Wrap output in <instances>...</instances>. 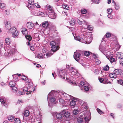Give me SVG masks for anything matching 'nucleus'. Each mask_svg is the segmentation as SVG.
Returning a JSON list of instances; mask_svg holds the SVG:
<instances>
[{
  "mask_svg": "<svg viewBox=\"0 0 123 123\" xmlns=\"http://www.w3.org/2000/svg\"><path fill=\"white\" fill-rule=\"evenodd\" d=\"M67 95L64 93L62 91H55L52 90L50 92L48 96V105L50 106H51L53 104L56 103L55 98L59 99V102L61 99H63V96H66Z\"/></svg>",
  "mask_w": 123,
  "mask_h": 123,
  "instance_id": "f257e3e1",
  "label": "nucleus"
},
{
  "mask_svg": "<svg viewBox=\"0 0 123 123\" xmlns=\"http://www.w3.org/2000/svg\"><path fill=\"white\" fill-rule=\"evenodd\" d=\"M64 93L67 95L66 96H63V99H61L60 100V103L63 104L65 103V104H68L70 100V105L72 106H77L76 103L77 102V100L74 98V97L70 95L67 94L64 92Z\"/></svg>",
  "mask_w": 123,
  "mask_h": 123,
  "instance_id": "f03ea898",
  "label": "nucleus"
},
{
  "mask_svg": "<svg viewBox=\"0 0 123 123\" xmlns=\"http://www.w3.org/2000/svg\"><path fill=\"white\" fill-rule=\"evenodd\" d=\"M55 116H56L57 119L55 120V121L57 122L58 120V121L59 122H64L65 121L64 118H65V117L63 115L59 113H56L55 114Z\"/></svg>",
  "mask_w": 123,
  "mask_h": 123,
  "instance_id": "7ed1b4c3",
  "label": "nucleus"
},
{
  "mask_svg": "<svg viewBox=\"0 0 123 123\" xmlns=\"http://www.w3.org/2000/svg\"><path fill=\"white\" fill-rule=\"evenodd\" d=\"M91 114L89 111H88L85 113H84L83 115H82L84 117V119L86 122L88 123V122L90 120L91 118L90 116Z\"/></svg>",
  "mask_w": 123,
  "mask_h": 123,
  "instance_id": "20e7f679",
  "label": "nucleus"
},
{
  "mask_svg": "<svg viewBox=\"0 0 123 123\" xmlns=\"http://www.w3.org/2000/svg\"><path fill=\"white\" fill-rule=\"evenodd\" d=\"M69 73L73 75H76L77 77L80 75V74L78 73L77 69L73 67H71L69 69Z\"/></svg>",
  "mask_w": 123,
  "mask_h": 123,
  "instance_id": "39448f33",
  "label": "nucleus"
},
{
  "mask_svg": "<svg viewBox=\"0 0 123 123\" xmlns=\"http://www.w3.org/2000/svg\"><path fill=\"white\" fill-rule=\"evenodd\" d=\"M66 71L65 70L62 69L60 70L59 71V76L63 79H65L66 78L67 79V75H66Z\"/></svg>",
  "mask_w": 123,
  "mask_h": 123,
  "instance_id": "423d86ee",
  "label": "nucleus"
},
{
  "mask_svg": "<svg viewBox=\"0 0 123 123\" xmlns=\"http://www.w3.org/2000/svg\"><path fill=\"white\" fill-rule=\"evenodd\" d=\"M119 74L120 72L118 70L116 69L113 71L112 73L110 74L109 76L111 78H116L117 76Z\"/></svg>",
  "mask_w": 123,
  "mask_h": 123,
  "instance_id": "0eeeda50",
  "label": "nucleus"
},
{
  "mask_svg": "<svg viewBox=\"0 0 123 123\" xmlns=\"http://www.w3.org/2000/svg\"><path fill=\"white\" fill-rule=\"evenodd\" d=\"M34 0H28L29 4L27 5V6L30 10L34 8Z\"/></svg>",
  "mask_w": 123,
  "mask_h": 123,
  "instance_id": "6e6552de",
  "label": "nucleus"
},
{
  "mask_svg": "<svg viewBox=\"0 0 123 123\" xmlns=\"http://www.w3.org/2000/svg\"><path fill=\"white\" fill-rule=\"evenodd\" d=\"M88 37H87L86 39V40L85 41V42L86 43V44H89L91 43L92 40V34H89Z\"/></svg>",
  "mask_w": 123,
  "mask_h": 123,
  "instance_id": "1a4fd4ad",
  "label": "nucleus"
},
{
  "mask_svg": "<svg viewBox=\"0 0 123 123\" xmlns=\"http://www.w3.org/2000/svg\"><path fill=\"white\" fill-rule=\"evenodd\" d=\"M74 57L75 60L78 62L80 59V55L78 52H75L74 53Z\"/></svg>",
  "mask_w": 123,
  "mask_h": 123,
  "instance_id": "9d476101",
  "label": "nucleus"
},
{
  "mask_svg": "<svg viewBox=\"0 0 123 123\" xmlns=\"http://www.w3.org/2000/svg\"><path fill=\"white\" fill-rule=\"evenodd\" d=\"M4 23L6 28L8 29H9L11 26V24L10 21H6L4 22Z\"/></svg>",
  "mask_w": 123,
  "mask_h": 123,
  "instance_id": "9b49d317",
  "label": "nucleus"
},
{
  "mask_svg": "<svg viewBox=\"0 0 123 123\" xmlns=\"http://www.w3.org/2000/svg\"><path fill=\"white\" fill-rule=\"evenodd\" d=\"M5 98L4 97H2L0 99V101L3 106L6 107L7 106Z\"/></svg>",
  "mask_w": 123,
  "mask_h": 123,
  "instance_id": "f8f14e48",
  "label": "nucleus"
},
{
  "mask_svg": "<svg viewBox=\"0 0 123 123\" xmlns=\"http://www.w3.org/2000/svg\"><path fill=\"white\" fill-rule=\"evenodd\" d=\"M112 11L111 8H109L107 9V12L108 14L107 16L110 19H112L113 18L111 12Z\"/></svg>",
  "mask_w": 123,
  "mask_h": 123,
  "instance_id": "ddd939ff",
  "label": "nucleus"
},
{
  "mask_svg": "<svg viewBox=\"0 0 123 123\" xmlns=\"http://www.w3.org/2000/svg\"><path fill=\"white\" fill-rule=\"evenodd\" d=\"M46 8H47V10L49 12H52L53 11V8L49 5H47L46 6Z\"/></svg>",
  "mask_w": 123,
  "mask_h": 123,
  "instance_id": "4468645a",
  "label": "nucleus"
},
{
  "mask_svg": "<svg viewBox=\"0 0 123 123\" xmlns=\"http://www.w3.org/2000/svg\"><path fill=\"white\" fill-rule=\"evenodd\" d=\"M84 25H86V27H85V28H87L88 29L90 30V31H91L93 29V28L92 25H88V23L86 22L85 21L84 22Z\"/></svg>",
  "mask_w": 123,
  "mask_h": 123,
  "instance_id": "2eb2a0df",
  "label": "nucleus"
},
{
  "mask_svg": "<svg viewBox=\"0 0 123 123\" xmlns=\"http://www.w3.org/2000/svg\"><path fill=\"white\" fill-rule=\"evenodd\" d=\"M74 107L75 109L73 111V113L74 115H76L79 112V109L78 107L77 106H74Z\"/></svg>",
  "mask_w": 123,
  "mask_h": 123,
  "instance_id": "dca6fc26",
  "label": "nucleus"
},
{
  "mask_svg": "<svg viewBox=\"0 0 123 123\" xmlns=\"http://www.w3.org/2000/svg\"><path fill=\"white\" fill-rule=\"evenodd\" d=\"M80 39H81V42L83 43H85V41L86 40V39L87 38V36H85V35H83H83H80Z\"/></svg>",
  "mask_w": 123,
  "mask_h": 123,
  "instance_id": "f3484780",
  "label": "nucleus"
},
{
  "mask_svg": "<svg viewBox=\"0 0 123 123\" xmlns=\"http://www.w3.org/2000/svg\"><path fill=\"white\" fill-rule=\"evenodd\" d=\"M50 14L49 15V17L52 19H55L56 17V14L53 11L51 12Z\"/></svg>",
  "mask_w": 123,
  "mask_h": 123,
  "instance_id": "a211bd4d",
  "label": "nucleus"
},
{
  "mask_svg": "<svg viewBox=\"0 0 123 123\" xmlns=\"http://www.w3.org/2000/svg\"><path fill=\"white\" fill-rule=\"evenodd\" d=\"M72 34L74 37L75 40L81 42L80 37L79 36H76L75 34L74 33V32L72 31Z\"/></svg>",
  "mask_w": 123,
  "mask_h": 123,
  "instance_id": "6ab92c4d",
  "label": "nucleus"
},
{
  "mask_svg": "<svg viewBox=\"0 0 123 123\" xmlns=\"http://www.w3.org/2000/svg\"><path fill=\"white\" fill-rule=\"evenodd\" d=\"M16 51V50L14 48L11 49V50H9V49L8 50H7V52L8 53V55H11V54H13L15 53Z\"/></svg>",
  "mask_w": 123,
  "mask_h": 123,
  "instance_id": "aec40b11",
  "label": "nucleus"
},
{
  "mask_svg": "<svg viewBox=\"0 0 123 123\" xmlns=\"http://www.w3.org/2000/svg\"><path fill=\"white\" fill-rule=\"evenodd\" d=\"M116 56L117 58L121 59L123 57V53L121 52H118L116 54Z\"/></svg>",
  "mask_w": 123,
  "mask_h": 123,
  "instance_id": "412c9836",
  "label": "nucleus"
},
{
  "mask_svg": "<svg viewBox=\"0 0 123 123\" xmlns=\"http://www.w3.org/2000/svg\"><path fill=\"white\" fill-rule=\"evenodd\" d=\"M17 30L16 28L14 27H12L9 29V33L10 34H12L14 33Z\"/></svg>",
  "mask_w": 123,
  "mask_h": 123,
  "instance_id": "4be33fe9",
  "label": "nucleus"
},
{
  "mask_svg": "<svg viewBox=\"0 0 123 123\" xmlns=\"http://www.w3.org/2000/svg\"><path fill=\"white\" fill-rule=\"evenodd\" d=\"M27 25L28 28L32 29L34 26V24L32 23L28 22L27 24Z\"/></svg>",
  "mask_w": 123,
  "mask_h": 123,
  "instance_id": "5701e85b",
  "label": "nucleus"
},
{
  "mask_svg": "<svg viewBox=\"0 0 123 123\" xmlns=\"http://www.w3.org/2000/svg\"><path fill=\"white\" fill-rule=\"evenodd\" d=\"M69 22L71 26H73L75 25L76 21L74 19L72 18L70 20Z\"/></svg>",
  "mask_w": 123,
  "mask_h": 123,
  "instance_id": "b1692460",
  "label": "nucleus"
},
{
  "mask_svg": "<svg viewBox=\"0 0 123 123\" xmlns=\"http://www.w3.org/2000/svg\"><path fill=\"white\" fill-rule=\"evenodd\" d=\"M81 107L83 109H84L85 110H86L88 108L87 105V103L85 102L83 103L82 104Z\"/></svg>",
  "mask_w": 123,
  "mask_h": 123,
  "instance_id": "393cba45",
  "label": "nucleus"
},
{
  "mask_svg": "<svg viewBox=\"0 0 123 123\" xmlns=\"http://www.w3.org/2000/svg\"><path fill=\"white\" fill-rule=\"evenodd\" d=\"M51 50H52L53 52H55L58 50L59 48V46H55L51 47Z\"/></svg>",
  "mask_w": 123,
  "mask_h": 123,
  "instance_id": "a878e982",
  "label": "nucleus"
},
{
  "mask_svg": "<svg viewBox=\"0 0 123 123\" xmlns=\"http://www.w3.org/2000/svg\"><path fill=\"white\" fill-rule=\"evenodd\" d=\"M64 115L65 116V118H64L65 120V119H66V118H68L69 117H70V112L68 111H67L65 112L64 113Z\"/></svg>",
  "mask_w": 123,
  "mask_h": 123,
  "instance_id": "bb28decb",
  "label": "nucleus"
},
{
  "mask_svg": "<svg viewBox=\"0 0 123 123\" xmlns=\"http://www.w3.org/2000/svg\"><path fill=\"white\" fill-rule=\"evenodd\" d=\"M77 23L79 25H81L83 22L82 19L80 18H78L77 19Z\"/></svg>",
  "mask_w": 123,
  "mask_h": 123,
  "instance_id": "cd10ccee",
  "label": "nucleus"
},
{
  "mask_svg": "<svg viewBox=\"0 0 123 123\" xmlns=\"http://www.w3.org/2000/svg\"><path fill=\"white\" fill-rule=\"evenodd\" d=\"M22 32L24 35H26L28 33V31L26 28H23L22 29Z\"/></svg>",
  "mask_w": 123,
  "mask_h": 123,
  "instance_id": "c85d7f7f",
  "label": "nucleus"
},
{
  "mask_svg": "<svg viewBox=\"0 0 123 123\" xmlns=\"http://www.w3.org/2000/svg\"><path fill=\"white\" fill-rule=\"evenodd\" d=\"M107 58L109 60L111 63H112L115 61V58L112 57H110L109 56H106Z\"/></svg>",
  "mask_w": 123,
  "mask_h": 123,
  "instance_id": "c756f323",
  "label": "nucleus"
},
{
  "mask_svg": "<svg viewBox=\"0 0 123 123\" xmlns=\"http://www.w3.org/2000/svg\"><path fill=\"white\" fill-rule=\"evenodd\" d=\"M15 85V83L13 81H10L9 84V86L10 87H12L14 86Z\"/></svg>",
  "mask_w": 123,
  "mask_h": 123,
  "instance_id": "7c9ffc66",
  "label": "nucleus"
},
{
  "mask_svg": "<svg viewBox=\"0 0 123 123\" xmlns=\"http://www.w3.org/2000/svg\"><path fill=\"white\" fill-rule=\"evenodd\" d=\"M77 121L78 123H87V122H86L85 121H83V118H78Z\"/></svg>",
  "mask_w": 123,
  "mask_h": 123,
  "instance_id": "2f4dec72",
  "label": "nucleus"
},
{
  "mask_svg": "<svg viewBox=\"0 0 123 123\" xmlns=\"http://www.w3.org/2000/svg\"><path fill=\"white\" fill-rule=\"evenodd\" d=\"M19 34L18 31L17 30L14 32L12 34V36L13 37H16Z\"/></svg>",
  "mask_w": 123,
  "mask_h": 123,
  "instance_id": "473e14b6",
  "label": "nucleus"
},
{
  "mask_svg": "<svg viewBox=\"0 0 123 123\" xmlns=\"http://www.w3.org/2000/svg\"><path fill=\"white\" fill-rule=\"evenodd\" d=\"M49 25L48 22L47 21H44L43 22L42 24V25L43 27H48Z\"/></svg>",
  "mask_w": 123,
  "mask_h": 123,
  "instance_id": "72a5a7b5",
  "label": "nucleus"
},
{
  "mask_svg": "<svg viewBox=\"0 0 123 123\" xmlns=\"http://www.w3.org/2000/svg\"><path fill=\"white\" fill-rule=\"evenodd\" d=\"M44 55H44L42 53L39 54L37 55V57L39 59H42L43 58V56Z\"/></svg>",
  "mask_w": 123,
  "mask_h": 123,
  "instance_id": "f704fd0d",
  "label": "nucleus"
},
{
  "mask_svg": "<svg viewBox=\"0 0 123 123\" xmlns=\"http://www.w3.org/2000/svg\"><path fill=\"white\" fill-rule=\"evenodd\" d=\"M24 115L25 117H28L29 115V111L28 110H25L24 111Z\"/></svg>",
  "mask_w": 123,
  "mask_h": 123,
  "instance_id": "c9c22d12",
  "label": "nucleus"
},
{
  "mask_svg": "<svg viewBox=\"0 0 123 123\" xmlns=\"http://www.w3.org/2000/svg\"><path fill=\"white\" fill-rule=\"evenodd\" d=\"M120 46H121L119 45L118 43H117L115 44L114 48H115L116 50H118L120 49Z\"/></svg>",
  "mask_w": 123,
  "mask_h": 123,
  "instance_id": "e433bc0d",
  "label": "nucleus"
},
{
  "mask_svg": "<svg viewBox=\"0 0 123 123\" xmlns=\"http://www.w3.org/2000/svg\"><path fill=\"white\" fill-rule=\"evenodd\" d=\"M6 8V5L3 3H1L0 5V8L2 9H4Z\"/></svg>",
  "mask_w": 123,
  "mask_h": 123,
  "instance_id": "4c0bfd02",
  "label": "nucleus"
},
{
  "mask_svg": "<svg viewBox=\"0 0 123 123\" xmlns=\"http://www.w3.org/2000/svg\"><path fill=\"white\" fill-rule=\"evenodd\" d=\"M25 37L26 39L28 40L29 41H30L32 39L31 36L30 35H25Z\"/></svg>",
  "mask_w": 123,
  "mask_h": 123,
  "instance_id": "58836bf2",
  "label": "nucleus"
},
{
  "mask_svg": "<svg viewBox=\"0 0 123 123\" xmlns=\"http://www.w3.org/2000/svg\"><path fill=\"white\" fill-rule=\"evenodd\" d=\"M8 119L10 121L12 122L14 120V118L12 116H9L8 118Z\"/></svg>",
  "mask_w": 123,
  "mask_h": 123,
  "instance_id": "ea45409f",
  "label": "nucleus"
},
{
  "mask_svg": "<svg viewBox=\"0 0 123 123\" xmlns=\"http://www.w3.org/2000/svg\"><path fill=\"white\" fill-rule=\"evenodd\" d=\"M5 41V43L8 45L10 43V40L9 38L7 37L6 38Z\"/></svg>",
  "mask_w": 123,
  "mask_h": 123,
  "instance_id": "a19ab883",
  "label": "nucleus"
},
{
  "mask_svg": "<svg viewBox=\"0 0 123 123\" xmlns=\"http://www.w3.org/2000/svg\"><path fill=\"white\" fill-rule=\"evenodd\" d=\"M21 121L18 118H16L14 120V123H21Z\"/></svg>",
  "mask_w": 123,
  "mask_h": 123,
  "instance_id": "79ce46f5",
  "label": "nucleus"
},
{
  "mask_svg": "<svg viewBox=\"0 0 123 123\" xmlns=\"http://www.w3.org/2000/svg\"><path fill=\"white\" fill-rule=\"evenodd\" d=\"M37 16H44V14L43 12L39 11L38 12Z\"/></svg>",
  "mask_w": 123,
  "mask_h": 123,
  "instance_id": "37998d69",
  "label": "nucleus"
},
{
  "mask_svg": "<svg viewBox=\"0 0 123 123\" xmlns=\"http://www.w3.org/2000/svg\"><path fill=\"white\" fill-rule=\"evenodd\" d=\"M85 84V82L84 81H81L80 83L79 86L80 88H82Z\"/></svg>",
  "mask_w": 123,
  "mask_h": 123,
  "instance_id": "c03bdc74",
  "label": "nucleus"
},
{
  "mask_svg": "<svg viewBox=\"0 0 123 123\" xmlns=\"http://www.w3.org/2000/svg\"><path fill=\"white\" fill-rule=\"evenodd\" d=\"M26 86L28 87L29 88H31L33 84L31 82L28 84H26Z\"/></svg>",
  "mask_w": 123,
  "mask_h": 123,
  "instance_id": "a18cd8bd",
  "label": "nucleus"
},
{
  "mask_svg": "<svg viewBox=\"0 0 123 123\" xmlns=\"http://www.w3.org/2000/svg\"><path fill=\"white\" fill-rule=\"evenodd\" d=\"M34 36L36 38V40H37V41H39L40 40V39L39 36L38 34L36 33L35 34Z\"/></svg>",
  "mask_w": 123,
  "mask_h": 123,
  "instance_id": "49530a36",
  "label": "nucleus"
},
{
  "mask_svg": "<svg viewBox=\"0 0 123 123\" xmlns=\"http://www.w3.org/2000/svg\"><path fill=\"white\" fill-rule=\"evenodd\" d=\"M50 45L51 46V47L56 46V43L54 41H52L50 42Z\"/></svg>",
  "mask_w": 123,
  "mask_h": 123,
  "instance_id": "de8ad7c7",
  "label": "nucleus"
},
{
  "mask_svg": "<svg viewBox=\"0 0 123 123\" xmlns=\"http://www.w3.org/2000/svg\"><path fill=\"white\" fill-rule=\"evenodd\" d=\"M104 82H103V83L106 84L108 82V79L107 78H105L104 79Z\"/></svg>",
  "mask_w": 123,
  "mask_h": 123,
  "instance_id": "09e8293b",
  "label": "nucleus"
},
{
  "mask_svg": "<svg viewBox=\"0 0 123 123\" xmlns=\"http://www.w3.org/2000/svg\"><path fill=\"white\" fill-rule=\"evenodd\" d=\"M81 12L83 14H86L87 12V10L84 9H82L81 10Z\"/></svg>",
  "mask_w": 123,
  "mask_h": 123,
  "instance_id": "8fccbe9b",
  "label": "nucleus"
},
{
  "mask_svg": "<svg viewBox=\"0 0 123 123\" xmlns=\"http://www.w3.org/2000/svg\"><path fill=\"white\" fill-rule=\"evenodd\" d=\"M84 55L86 56H88L90 55V53L89 51H85L84 52Z\"/></svg>",
  "mask_w": 123,
  "mask_h": 123,
  "instance_id": "3c124183",
  "label": "nucleus"
},
{
  "mask_svg": "<svg viewBox=\"0 0 123 123\" xmlns=\"http://www.w3.org/2000/svg\"><path fill=\"white\" fill-rule=\"evenodd\" d=\"M103 69L107 71L109 69V67L108 65H106L103 67Z\"/></svg>",
  "mask_w": 123,
  "mask_h": 123,
  "instance_id": "603ef678",
  "label": "nucleus"
},
{
  "mask_svg": "<svg viewBox=\"0 0 123 123\" xmlns=\"http://www.w3.org/2000/svg\"><path fill=\"white\" fill-rule=\"evenodd\" d=\"M97 111L98 113L100 114H104V112L99 109L97 108Z\"/></svg>",
  "mask_w": 123,
  "mask_h": 123,
  "instance_id": "864d4df0",
  "label": "nucleus"
},
{
  "mask_svg": "<svg viewBox=\"0 0 123 123\" xmlns=\"http://www.w3.org/2000/svg\"><path fill=\"white\" fill-rule=\"evenodd\" d=\"M53 54L50 52H47L46 53V55L47 57H48L50 56Z\"/></svg>",
  "mask_w": 123,
  "mask_h": 123,
  "instance_id": "5fc2aeb1",
  "label": "nucleus"
},
{
  "mask_svg": "<svg viewBox=\"0 0 123 123\" xmlns=\"http://www.w3.org/2000/svg\"><path fill=\"white\" fill-rule=\"evenodd\" d=\"M34 5L37 8H40L41 7L40 6L38 3H35Z\"/></svg>",
  "mask_w": 123,
  "mask_h": 123,
  "instance_id": "6e6d98bb",
  "label": "nucleus"
},
{
  "mask_svg": "<svg viewBox=\"0 0 123 123\" xmlns=\"http://www.w3.org/2000/svg\"><path fill=\"white\" fill-rule=\"evenodd\" d=\"M84 89L86 91H87L89 90V88L88 86H85L84 87Z\"/></svg>",
  "mask_w": 123,
  "mask_h": 123,
  "instance_id": "4d7b16f0",
  "label": "nucleus"
},
{
  "mask_svg": "<svg viewBox=\"0 0 123 123\" xmlns=\"http://www.w3.org/2000/svg\"><path fill=\"white\" fill-rule=\"evenodd\" d=\"M95 61L96 63L98 65L100 64L101 62L100 61L97 59H95Z\"/></svg>",
  "mask_w": 123,
  "mask_h": 123,
  "instance_id": "13d9d810",
  "label": "nucleus"
},
{
  "mask_svg": "<svg viewBox=\"0 0 123 123\" xmlns=\"http://www.w3.org/2000/svg\"><path fill=\"white\" fill-rule=\"evenodd\" d=\"M12 88L13 91V92H15L17 91V88L16 87L14 86L12 87Z\"/></svg>",
  "mask_w": 123,
  "mask_h": 123,
  "instance_id": "bf43d9fd",
  "label": "nucleus"
},
{
  "mask_svg": "<svg viewBox=\"0 0 123 123\" xmlns=\"http://www.w3.org/2000/svg\"><path fill=\"white\" fill-rule=\"evenodd\" d=\"M118 83L119 84L123 86V81L121 80H119L118 81Z\"/></svg>",
  "mask_w": 123,
  "mask_h": 123,
  "instance_id": "052dcab7",
  "label": "nucleus"
},
{
  "mask_svg": "<svg viewBox=\"0 0 123 123\" xmlns=\"http://www.w3.org/2000/svg\"><path fill=\"white\" fill-rule=\"evenodd\" d=\"M111 36V33H107L105 34V36L107 38H108L110 37Z\"/></svg>",
  "mask_w": 123,
  "mask_h": 123,
  "instance_id": "680f3d73",
  "label": "nucleus"
},
{
  "mask_svg": "<svg viewBox=\"0 0 123 123\" xmlns=\"http://www.w3.org/2000/svg\"><path fill=\"white\" fill-rule=\"evenodd\" d=\"M31 14L32 15L35 16L37 15V12L35 11H33L31 12Z\"/></svg>",
  "mask_w": 123,
  "mask_h": 123,
  "instance_id": "e2e57ef3",
  "label": "nucleus"
},
{
  "mask_svg": "<svg viewBox=\"0 0 123 123\" xmlns=\"http://www.w3.org/2000/svg\"><path fill=\"white\" fill-rule=\"evenodd\" d=\"M62 7L63 8L65 9H66L68 10L69 9V7L67 5H63Z\"/></svg>",
  "mask_w": 123,
  "mask_h": 123,
  "instance_id": "0e129e2a",
  "label": "nucleus"
},
{
  "mask_svg": "<svg viewBox=\"0 0 123 123\" xmlns=\"http://www.w3.org/2000/svg\"><path fill=\"white\" fill-rule=\"evenodd\" d=\"M94 73L95 74L98 75L99 73L98 70V69H95L94 70Z\"/></svg>",
  "mask_w": 123,
  "mask_h": 123,
  "instance_id": "69168bd1",
  "label": "nucleus"
},
{
  "mask_svg": "<svg viewBox=\"0 0 123 123\" xmlns=\"http://www.w3.org/2000/svg\"><path fill=\"white\" fill-rule=\"evenodd\" d=\"M42 118V116L40 115L38 118H37L36 120L37 121H41Z\"/></svg>",
  "mask_w": 123,
  "mask_h": 123,
  "instance_id": "338daca9",
  "label": "nucleus"
},
{
  "mask_svg": "<svg viewBox=\"0 0 123 123\" xmlns=\"http://www.w3.org/2000/svg\"><path fill=\"white\" fill-rule=\"evenodd\" d=\"M120 63L121 65L123 66V58L120 59Z\"/></svg>",
  "mask_w": 123,
  "mask_h": 123,
  "instance_id": "774afa93",
  "label": "nucleus"
}]
</instances>
